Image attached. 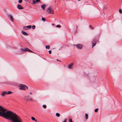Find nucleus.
I'll return each mask as SVG.
<instances>
[{
  "label": "nucleus",
  "instance_id": "nucleus-4",
  "mask_svg": "<svg viewBox=\"0 0 122 122\" xmlns=\"http://www.w3.org/2000/svg\"><path fill=\"white\" fill-rule=\"evenodd\" d=\"M20 51L21 52H25L27 51H28L30 52H32L34 53L33 52L31 51L28 48H21L20 49Z\"/></svg>",
  "mask_w": 122,
  "mask_h": 122
},
{
  "label": "nucleus",
  "instance_id": "nucleus-8",
  "mask_svg": "<svg viewBox=\"0 0 122 122\" xmlns=\"http://www.w3.org/2000/svg\"><path fill=\"white\" fill-rule=\"evenodd\" d=\"M17 8L19 9H23V8L20 5H17Z\"/></svg>",
  "mask_w": 122,
  "mask_h": 122
},
{
  "label": "nucleus",
  "instance_id": "nucleus-10",
  "mask_svg": "<svg viewBox=\"0 0 122 122\" xmlns=\"http://www.w3.org/2000/svg\"><path fill=\"white\" fill-rule=\"evenodd\" d=\"M4 109L5 110V112H6L7 111V110L6 109L0 106V109ZM0 112H3V110L2 111H1L0 110Z\"/></svg>",
  "mask_w": 122,
  "mask_h": 122
},
{
  "label": "nucleus",
  "instance_id": "nucleus-19",
  "mask_svg": "<svg viewBox=\"0 0 122 122\" xmlns=\"http://www.w3.org/2000/svg\"><path fill=\"white\" fill-rule=\"evenodd\" d=\"M31 25H29L27 26L26 27L28 28V29H30L31 28Z\"/></svg>",
  "mask_w": 122,
  "mask_h": 122
},
{
  "label": "nucleus",
  "instance_id": "nucleus-17",
  "mask_svg": "<svg viewBox=\"0 0 122 122\" xmlns=\"http://www.w3.org/2000/svg\"><path fill=\"white\" fill-rule=\"evenodd\" d=\"M86 118V119H87L88 118V115L87 114H86L85 115Z\"/></svg>",
  "mask_w": 122,
  "mask_h": 122
},
{
  "label": "nucleus",
  "instance_id": "nucleus-7",
  "mask_svg": "<svg viewBox=\"0 0 122 122\" xmlns=\"http://www.w3.org/2000/svg\"><path fill=\"white\" fill-rule=\"evenodd\" d=\"M5 94H7V91H3L1 93L2 97H4Z\"/></svg>",
  "mask_w": 122,
  "mask_h": 122
},
{
  "label": "nucleus",
  "instance_id": "nucleus-29",
  "mask_svg": "<svg viewBox=\"0 0 122 122\" xmlns=\"http://www.w3.org/2000/svg\"><path fill=\"white\" fill-rule=\"evenodd\" d=\"M36 2L38 3L40 1V0H36Z\"/></svg>",
  "mask_w": 122,
  "mask_h": 122
},
{
  "label": "nucleus",
  "instance_id": "nucleus-24",
  "mask_svg": "<svg viewBox=\"0 0 122 122\" xmlns=\"http://www.w3.org/2000/svg\"><path fill=\"white\" fill-rule=\"evenodd\" d=\"M36 1L35 0H33V3H32V4H36Z\"/></svg>",
  "mask_w": 122,
  "mask_h": 122
},
{
  "label": "nucleus",
  "instance_id": "nucleus-33",
  "mask_svg": "<svg viewBox=\"0 0 122 122\" xmlns=\"http://www.w3.org/2000/svg\"><path fill=\"white\" fill-rule=\"evenodd\" d=\"M66 119H65L64 121H63V122H66Z\"/></svg>",
  "mask_w": 122,
  "mask_h": 122
},
{
  "label": "nucleus",
  "instance_id": "nucleus-9",
  "mask_svg": "<svg viewBox=\"0 0 122 122\" xmlns=\"http://www.w3.org/2000/svg\"><path fill=\"white\" fill-rule=\"evenodd\" d=\"M73 64L72 63L70 64L68 66V67L70 69H73V67H72V66Z\"/></svg>",
  "mask_w": 122,
  "mask_h": 122
},
{
  "label": "nucleus",
  "instance_id": "nucleus-30",
  "mask_svg": "<svg viewBox=\"0 0 122 122\" xmlns=\"http://www.w3.org/2000/svg\"><path fill=\"white\" fill-rule=\"evenodd\" d=\"M49 52L50 54H51V50H50L49 51Z\"/></svg>",
  "mask_w": 122,
  "mask_h": 122
},
{
  "label": "nucleus",
  "instance_id": "nucleus-18",
  "mask_svg": "<svg viewBox=\"0 0 122 122\" xmlns=\"http://www.w3.org/2000/svg\"><path fill=\"white\" fill-rule=\"evenodd\" d=\"M56 115L58 117H59L60 116V114L58 113H57L56 114Z\"/></svg>",
  "mask_w": 122,
  "mask_h": 122
},
{
  "label": "nucleus",
  "instance_id": "nucleus-5",
  "mask_svg": "<svg viewBox=\"0 0 122 122\" xmlns=\"http://www.w3.org/2000/svg\"><path fill=\"white\" fill-rule=\"evenodd\" d=\"M25 98V100L27 101H30L31 102H33L34 100L30 98L28 96H25L24 97Z\"/></svg>",
  "mask_w": 122,
  "mask_h": 122
},
{
  "label": "nucleus",
  "instance_id": "nucleus-25",
  "mask_svg": "<svg viewBox=\"0 0 122 122\" xmlns=\"http://www.w3.org/2000/svg\"><path fill=\"white\" fill-rule=\"evenodd\" d=\"M35 27L36 26L35 25H33L32 26V28L33 29H34L35 28Z\"/></svg>",
  "mask_w": 122,
  "mask_h": 122
},
{
  "label": "nucleus",
  "instance_id": "nucleus-35",
  "mask_svg": "<svg viewBox=\"0 0 122 122\" xmlns=\"http://www.w3.org/2000/svg\"><path fill=\"white\" fill-rule=\"evenodd\" d=\"M57 61H59V60H58V59H57L56 60Z\"/></svg>",
  "mask_w": 122,
  "mask_h": 122
},
{
  "label": "nucleus",
  "instance_id": "nucleus-16",
  "mask_svg": "<svg viewBox=\"0 0 122 122\" xmlns=\"http://www.w3.org/2000/svg\"><path fill=\"white\" fill-rule=\"evenodd\" d=\"M13 93V92L11 91H8V92H7V94L8 95L11 94Z\"/></svg>",
  "mask_w": 122,
  "mask_h": 122
},
{
  "label": "nucleus",
  "instance_id": "nucleus-34",
  "mask_svg": "<svg viewBox=\"0 0 122 122\" xmlns=\"http://www.w3.org/2000/svg\"><path fill=\"white\" fill-rule=\"evenodd\" d=\"M90 26L92 29H93V27H92V26L90 25Z\"/></svg>",
  "mask_w": 122,
  "mask_h": 122
},
{
  "label": "nucleus",
  "instance_id": "nucleus-23",
  "mask_svg": "<svg viewBox=\"0 0 122 122\" xmlns=\"http://www.w3.org/2000/svg\"><path fill=\"white\" fill-rule=\"evenodd\" d=\"M22 0H19L18 1V2L20 3H21L22 2Z\"/></svg>",
  "mask_w": 122,
  "mask_h": 122
},
{
  "label": "nucleus",
  "instance_id": "nucleus-36",
  "mask_svg": "<svg viewBox=\"0 0 122 122\" xmlns=\"http://www.w3.org/2000/svg\"><path fill=\"white\" fill-rule=\"evenodd\" d=\"M54 24H52V25H54Z\"/></svg>",
  "mask_w": 122,
  "mask_h": 122
},
{
  "label": "nucleus",
  "instance_id": "nucleus-26",
  "mask_svg": "<svg viewBox=\"0 0 122 122\" xmlns=\"http://www.w3.org/2000/svg\"><path fill=\"white\" fill-rule=\"evenodd\" d=\"M119 11L120 13H122V10L121 9L119 10Z\"/></svg>",
  "mask_w": 122,
  "mask_h": 122
},
{
  "label": "nucleus",
  "instance_id": "nucleus-20",
  "mask_svg": "<svg viewBox=\"0 0 122 122\" xmlns=\"http://www.w3.org/2000/svg\"><path fill=\"white\" fill-rule=\"evenodd\" d=\"M46 49H49L50 48V46L49 45H46Z\"/></svg>",
  "mask_w": 122,
  "mask_h": 122
},
{
  "label": "nucleus",
  "instance_id": "nucleus-12",
  "mask_svg": "<svg viewBox=\"0 0 122 122\" xmlns=\"http://www.w3.org/2000/svg\"><path fill=\"white\" fill-rule=\"evenodd\" d=\"M22 33L25 36H28V34L22 30L21 31Z\"/></svg>",
  "mask_w": 122,
  "mask_h": 122
},
{
  "label": "nucleus",
  "instance_id": "nucleus-14",
  "mask_svg": "<svg viewBox=\"0 0 122 122\" xmlns=\"http://www.w3.org/2000/svg\"><path fill=\"white\" fill-rule=\"evenodd\" d=\"M41 7L43 10H44L46 7V5H41Z\"/></svg>",
  "mask_w": 122,
  "mask_h": 122
},
{
  "label": "nucleus",
  "instance_id": "nucleus-11",
  "mask_svg": "<svg viewBox=\"0 0 122 122\" xmlns=\"http://www.w3.org/2000/svg\"><path fill=\"white\" fill-rule=\"evenodd\" d=\"M96 43V41H93L92 42V48L95 46Z\"/></svg>",
  "mask_w": 122,
  "mask_h": 122
},
{
  "label": "nucleus",
  "instance_id": "nucleus-32",
  "mask_svg": "<svg viewBox=\"0 0 122 122\" xmlns=\"http://www.w3.org/2000/svg\"><path fill=\"white\" fill-rule=\"evenodd\" d=\"M29 94L30 95H31L32 94V92H30L29 93Z\"/></svg>",
  "mask_w": 122,
  "mask_h": 122
},
{
  "label": "nucleus",
  "instance_id": "nucleus-22",
  "mask_svg": "<svg viewBox=\"0 0 122 122\" xmlns=\"http://www.w3.org/2000/svg\"><path fill=\"white\" fill-rule=\"evenodd\" d=\"M98 110V108L96 109L95 110V112H97Z\"/></svg>",
  "mask_w": 122,
  "mask_h": 122
},
{
  "label": "nucleus",
  "instance_id": "nucleus-13",
  "mask_svg": "<svg viewBox=\"0 0 122 122\" xmlns=\"http://www.w3.org/2000/svg\"><path fill=\"white\" fill-rule=\"evenodd\" d=\"M10 18V19L11 20L13 21V16L11 15H9Z\"/></svg>",
  "mask_w": 122,
  "mask_h": 122
},
{
  "label": "nucleus",
  "instance_id": "nucleus-2",
  "mask_svg": "<svg viewBox=\"0 0 122 122\" xmlns=\"http://www.w3.org/2000/svg\"><path fill=\"white\" fill-rule=\"evenodd\" d=\"M19 86L20 87V89L23 90H25V88H26L27 89H28V87L27 86L23 84H20L19 85Z\"/></svg>",
  "mask_w": 122,
  "mask_h": 122
},
{
  "label": "nucleus",
  "instance_id": "nucleus-15",
  "mask_svg": "<svg viewBox=\"0 0 122 122\" xmlns=\"http://www.w3.org/2000/svg\"><path fill=\"white\" fill-rule=\"evenodd\" d=\"M31 119L32 120L35 121L36 122L37 121V120H36L35 118L33 117H31Z\"/></svg>",
  "mask_w": 122,
  "mask_h": 122
},
{
  "label": "nucleus",
  "instance_id": "nucleus-27",
  "mask_svg": "<svg viewBox=\"0 0 122 122\" xmlns=\"http://www.w3.org/2000/svg\"><path fill=\"white\" fill-rule=\"evenodd\" d=\"M42 20L43 21H45V19L44 18L42 17Z\"/></svg>",
  "mask_w": 122,
  "mask_h": 122
},
{
  "label": "nucleus",
  "instance_id": "nucleus-28",
  "mask_svg": "<svg viewBox=\"0 0 122 122\" xmlns=\"http://www.w3.org/2000/svg\"><path fill=\"white\" fill-rule=\"evenodd\" d=\"M61 27V26L60 25H57L56 26V27Z\"/></svg>",
  "mask_w": 122,
  "mask_h": 122
},
{
  "label": "nucleus",
  "instance_id": "nucleus-21",
  "mask_svg": "<svg viewBox=\"0 0 122 122\" xmlns=\"http://www.w3.org/2000/svg\"><path fill=\"white\" fill-rule=\"evenodd\" d=\"M42 107L44 108H46V106L45 105H43L42 106Z\"/></svg>",
  "mask_w": 122,
  "mask_h": 122
},
{
  "label": "nucleus",
  "instance_id": "nucleus-1",
  "mask_svg": "<svg viewBox=\"0 0 122 122\" xmlns=\"http://www.w3.org/2000/svg\"><path fill=\"white\" fill-rule=\"evenodd\" d=\"M0 110L3 111L2 112H0V116L1 117L11 121L12 122H22L20 117L11 111H8L5 112V110L1 109Z\"/></svg>",
  "mask_w": 122,
  "mask_h": 122
},
{
  "label": "nucleus",
  "instance_id": "nucleus-6",
  "mask_svg": "<svg viewBox=\"0 0 122 122\" xmlns=\"http://www.w3.org/2000/svg\"><path fill=\"white\" fill-rule=\"evenodd\" d=\"M75 45L76 47L77 48L79 49H81L83 47V46L82 45L79 44H77Z\"/></svg>",
  "mask_w": 122,
  "mask_h": 122
},
{
  "label": "nucleus",
  "instance_id": "nucleus-3",
  "mask_svg": "<svg viewBox=\"0 0 122 122\" xmlns=\"http://www.w3.org/2000/svg\"><path fill=\"white\" fill-rule=\"evenodd\" d=\"M47 11L48 13L50 14H53L54 13V11L52 7L48 8Z\"/></svg>",
  "mask_w": 122,
  "mask_h": 122
},
{
  "label": "nucleus",
  "instance_id": "nucleus-31",
  "mask_svg": "<svg viewBox=\"0 0 122 122\" xmlns=\"http://www.w3.org/2000/svg\"><path fill=\"white\" fill-rule=\"evenodd\" d=\"M69 122H72V120L71 119H70L69 120Z\"/></svg>",
  "mask_w": 122,
  "mask_h": 122
}]
</instances>
